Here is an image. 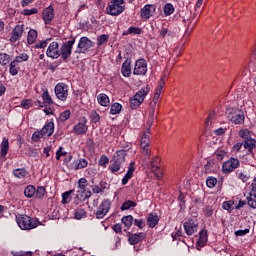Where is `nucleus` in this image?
<instances>
[{
  "mask_svg": "<svg viewBox=\"0 0 256 256\" xmlns=\"http://www.w3.org/2000/svg\"><path fill=\"white\" fill-rule=\"evenodd\" d=\"M54 93L60 101H67L69 97V86L63 82L56 84Z\"/></svg>",
  "mask_w": 256,
  "mask_h": 256,
  "instance_id": "423d86ee",
  "label": "nucleus"
},
{
  "mask_svg": "<svg viewBox=\"0 0 256 256\" xmlns=\"http://www.w3.org/2000/svg\"><path fill=\"white\" fill-rule=\"evenodd\" d=\"M145 239V233L141 232L138 234H132L129 238L128 241L130 245H137V243H140V241H143Z\"/></svg>",
  "mask_w": 256,
  "mask_h": 256,
  "instance_id": "4be33fe9",
  "label": "nucleus"
},
{
  "mask_svg": "<svg viewBox=\"0 0 256 256\" xmlns=\"http://www.w3.org/2000/svg\"><path fill=\"white\" fill-rule=\"evenodd\" d=\"M206 185L209 189H213V187H215V185H217V178L213 177V176H209L206 179Z\"/></svg>",
  "mask_w": 256,
  "mask_h": 256,
  "instance_id": "c03bdc74",
  "label": "nucleus"
},
{
  "mask_svg": "<svg viewBox=\"0 0 256 256\" xmlns=\"http://www.w3.org/2000/svg\"><path fill=\"white\" fill-rule=\"evenodd\" d=\"M90 118L93 123H99V120L101 119V117L99 116V113L97 112H92Z\"/></svg>",
  "mask_w": 256,
  "mask_h": 256,
  "instance_id": "052dcab7",
  "label": "nucleus"
},
{
  "mask_svg": "<svg viewBox=\"0 0 256 256\" xmlns=\"http://www.w3.org/2000/svg\"><path fill=\"white\" fill-rule=\"evenodd\" d=\"M133 207H137V203H135L131 200H126L122 203L120 209H121V211H127L129 209H133Z\"/></svg>",
  "mask_w": 256,
  "mask_h": 256,
  "instance_id": "473e14b6",
  "label": "nucleus"
},
{
  "mask_svg": "<svg viewBox=\"0 0 256 256\" xmlns=\"http://www.w3.org/2000/svg\"><path fill=\"white\" fill-rule=\"evenodd\" d=\"M35 49H45L47 47V40H42L35 44Z\"/></svg>",
  "mask_w": 256,
  "mask_h": 256,
  "instance_id": "e2e57ef3",
  "label": "nucleus"
},
{
  "mask_svg": "<svg viewBox=\"0 0 256 256\" xmlns=\"http://www.w3.org/2000/svg\"><path fill=\"white\" fill-rule=\"evenodd\" d=\"M69 117H71V110H65L60 114L59 119L61 122H65L67 119H69Z\"/></svg>",
  "mask_w": 256,
  "mask_h": 256,
  "instance_id": "3c124183",
  "label": "nucleus"
},
{
  "mask_svg": "<svg viewBox=\"0 0 256 256\" xmlns=\"http://www.w3.org/2000/svg\"><path fill=\"white\" fill-rule=\"evenodd\" d=\"M87 185V179L85 178H80L78 181V187L81 189V191H85V187Z\"/></svg>",
  "mask_w": 256,
  "mask_h": 256,
  "instance_id": "5fc2aeb1",
  "label": "nucleus"
},
{
  "mask_svg": "<svg viewBox=\"0 0 256 256\" xmlns=\"http://www.w3.org/2000/svg\"><path fill=\"white\" fill-rule=\"evenodd\" d=\"M27 41L29 45H33L37 41V30L31 29L28 32Z\"/></svg>",
  "mask_w": 256,
  "mask_h": 256,
  "instance_id": "2f4dec72",
  "label": "nucleus"
},
{
  "mask_svg": "<svg viewBox=\"0 0 256 256\" xmlns=\"http://www.w3.org/2000/svg\"><path fill=\"white\" fill-rule=\"evenodd\" d=\"M14 61L17 62L18 64L23 63V61H29V55L27 53H22L16 56Z\"/></svg>",
  "mask_w": 256,
  "mask_h": 256,
  "instance_id": "de8ad7c7",
  "label": "nucleus"
},
{
  "mask_svg": "<svg viewBox=\"0 0 256 256\" xmlns=\"http://www.w3.org/2000/svg\"><path fill=\"white\" fill-rule=\"evenodd\" d=\"M121 109H123V106L120 103L115 102L111 105L110 115H119Z\"/></svg>",
  "mask_w": 256,
  "mask_h": 256,
  "instance_id": "c9c22d12",
  "label": "nucleus"
},
{
  "mask_svg": "<svg viewBox=\"0 0 256 256\" xmlns=\"http://www.w3.org/2000/svg\"><path fill=\"white\" fill-rule=\"evenodd\" d=\"M45 193V187L43 186H39L37 189H35V195L37 199H43V197H45Z\"/></svg>",
  "mask_w": 256,
  "mask_h": 256,
  "instance_id": "49530a36",
  "label": "nucleus"
},
{
  "mask_svg": "<svg viewBox=\"0 0 256 256\" xmlns=\"http://www.w3.org/2000/svg\"><path fill=\"white\" fill-rule=\"evenodd\" d=\"M107 163H109V158L107 156L103 155L99 160V165H101V167H105V165H107Z\"/></svg>",
  "mask_w": 256,
  "mask_h": 256,
  "instance_id": "0e129e2a",
  "label": "nucleus"
},
{
  "mask_svg": "<svg viewBox=\"0 0 256 256\" xmlns=\"http://www.w3.org/2000/svg\"><path fill=\"white\" fill-rule=\"evenodd\" d=\"M150 131H151V127L147 129V132H145L141 138L140 147L142 149L149 147V137H150L149 133H151Z\"/></svg>",
  "mask_w": 256,
  "mask_h": 256,
  "instance_id": "bb28decb",
  "label": "nucleus"
},
{
  "mask_svg": "<svg viewBox=\"0 0 256 256\" xmlns=\"http://www.w3.org/2000/svg\"><path fill=\"white\" fill-rule=\"evenodd\" d=\"M155 15V5L147 4L140 10L142 19H151Z\"/></svg>",
  "mask_w": 256,
  "mask_h": 256,
  "instance_id": "2eb2a0df",
  "label": "nucleus"
},
{
  "mask_svg": "<svg viewBox=\"0 0 256 256\" xmlns=\"http://www.w3.org/2000/svg\"><path fill=\"white\" fill-rule=\"evenodd\" d=\"M32 103L31 100H22L21 101V107H23V109H30V107H32Z\"/></svg>",
  "mask_w": 256,
  "mask_h": 256,
  "instance_id": "13d9d810",
  "label": "nucleus"
},
{
  "mask_svg": "<svg viewBox=\"0 0 256 256\" xmlns=\"http://www.w3.org/2000/svg\"><path fill=\"white\" fill-rule=\"evenodd\" d=\"M125 0H111L108 6L106 7L107 15L112 17H119L123 11H125Z\"/></svg>",
  "mask_w": 256,
  "mask_h": 256,
  "instance_id": "f03ea898",
  "label": "nucleus"
},
{
  "mask_svg": "<svg viewBox=\"0 0 256 256\" xmlns=\"http://www.w3.org/2000/svg\"><path fill=\"white\" fill-rule=\"evenodd\" d=\"M134 225L138 228V229H143V227H145V222L143 221V219H134Z\"/></svg>",
  "mask_w": 256,
  "mask_h": 256,
  "instance_id": "6e6d98bb",
  "label": "nucleus"
},
{
  "mask_svg": "<svg viewBox=\"0 0 256 256\" xmlns=\"http://www.w3.org/2000/svg\"><path fill=\"white\" fill-rule=\"evenodd\" d=\"M9 61H11V56L9 54H0V64L8 65Z\"/></svg>",
  "mask_w": 256,
  "mask_h": 256,
  "instance_id": "8fccbe9b",
  "label": "nucleus"
},
{
  "mask_svg": "<svg viewBox=\"0 0 256 256\" xmlns=\"http://www.w3.org/2000/svg\"><path fill=\"white\" fill-rule=\"evenodd\" d=\"M147 73V61L145 59H138L135 63L134 75H145Z\"/></svg>",
  "mask_w": 256,
  "mask_h": 256,
  "instance_id": "ddd939ff",
  "label": "nucleus"
},
{
  "mask_svg": "<svg viewBox=\"0 0 256 256\" xmlns=\"http://www.w3.org/2000/svg\"><path fill=\"white\" fill-rule=\"evenodd\" d=\"M14 177L17 179H25L27 177V170L25 168H18L13 171Z\"/></svg>",
  "mask_w": 256,
  "mask_h": 256,
  "instance_id": "7c9ffc66",
  "label": "nucleus"
},
{
  "mask_svg": "<svg viewBox=\"0 0 256 256\" xmlns=\"http://www.w3.org/2000/svg\"><path fill=\"white\" fill-rule=\"evenodd\" d=\"M239 136L242 138V139H244V141L246 140V139H249L250 138V136H249V130H240L239 131Z\"/></svg>",
  "mask_w": 256,
  "mask_h": 256,
  "instance_id": "bf43d9fd",
  "label": "nucleus"
},
{
  "mask_svg": "<svg viewBox=\"0 0 256 256\" xmlns=\"http://www.w3.org/2000/svg\"><path fill=\"white\" fill-rule=\"evenodd\" d=\"M243 147L244 149H248V151L251 153L253 151V149H255L256 147V140L253 138H247L246 140H244L243 142Z\"/></svg>",
  "mask_w": 256,
  "mask_h": 256,
  "instance_id": "b1692460",
  "label": "nucleus"
},
{
  "mask_svg": "<svg viewBox=\"0 0 256 256\" xmlns=\"http://www.w3.org/2000/svg\"><path fill=\"white\" fill-rule=\"evenodd\" d=\"M39 13V10H37V8H31V9H24L22 11L23 15H35Z\"/></svg>",
  "mask_w": 256,
  "mask_h": 256,
  "instance_id": "603ef678",
  "label": "nucleus"
},
{
  "mask_svg": "<svg viewBox=\"0 0 256 256\" xmlns=\"http://www.w3.org/2000/svg\"><path fill=\"white\" fill-rule=\"evenodd\" d=\"M207 230H202L199 233L198 247H205L207 245Z\"/></svg>",
  "mask_w": 256,
  "mask_h": 256,
  "instance_id": "c756f323",
  "label": "nucleus"
},
{
  "mask_svg": "<svg viewBox=\"0 0 256 256\" xmlns=\"http://www.w3.org/2000/svg\"><path fill=\"white\" fill-rule=\"evenodd\" d=\"M141 33H143V29L139 28V27H135V26H131L128 28L127 31H124L122 33L123 36H127V35H141Z\"/></svg>",
  "mask_w": 256,
  "mask_h": 256,
  "instance_id": "c85d7f7f",
  "label": "nucleus"
},
{
  "mask_svg": "<svg viewBox=\"0 0 256 256\" xmlns=\"http://www.w3.org/2000/svg\"><path fill=\"white\" fill-rule=\"evenodd\" d=\"M87 165H89V162L86 159H78L74 160L70 164V169H72L73 171H79V169H85Z\"/></svg>",
  "mask_w": 256,
  "mask_h": 256,
  "instance_id": "f3484780",
  "label": "nucleus"
},
{
  "mask_svg": "<svg viewBox=\"0 0 256 256\" xmlns=\"http://www.w3.org/2000/svg\"><path fill=\"white\" fill-rule=\"evenodd\" d=\"M247 233H249V229H244V230H237L234 232V235L236 237H245V235H247Z\"/></svg>",
  "mask_w": 256,
  "mask_h": 256,
  "instance_id": "4d7b16f0",
  "label": "nucleus"
},
{
  "mask_svg": "<svg viewBox=\"0 0 256 256\" xmlns=\"http://www.w3.org/2000/svg\"><path fill=\"white\" fill-rule=\"evenodd\" d=\"M71 193H73V190L66 191L62 194V203L67 204L71 202Z\"/></svg>",
  "mask_w": 256,
  "mask_h": 256,
  "instance_id": "a18cd8bd",
  "label": "nucleus"
},
{
  "mask_svg": "<svg viewBox=\"0 0 256 256\" xmlns=\"http://www.w3.org/2000/svg\"><path fill=\"white\" fill-rule=\"evenodd\" d=\"M159 223V216L156 213H150L147 218V225L151 228Z\"/></svg>",
  "mask_w": 256,
  "mask_h": 256,
  "instance_id": "a878e982",
  "label": "nucleus"
},
{
  "mask_svg": "<svg viewBox=\"0 0 256 256\" xmlns=\"http://www.w3.org/2000/svg\"><path fill=\"white\" fill-rule=\"evenodd\" d=\"M75 45V38L68 40L60 47V57L63 61H67L69 57H71V53H73V46Z\"/></svg>",
  "mask_w": 256,
  "mask_h": 256,
  "instance_id": "39448f33",
  "label": "nucleus"
},
{
  "mask_svg": "<svg viewBox=\"0 0 256 256\" xmlns=\"http://www.w3.org/2000/svg\"><path fill=\"white\" fill-rule=\"evenodd\" d=\"M42 137H51L55 132V123L48 122L44 125V127L40 130Z\"/></svg>",
  "mask_w": 256,
  "mask_h": 256,
  "instance_id": "dca6fc26",
  "label": "nucleus"
},
{
  "mask_svg": "<svg viewBox=\"0 0 256 256\" xmlns=\"http://www.w3.org/2000/svg\"><path fill=\"white\" fill-rule=\"evenodd\" d=\"M124 162H120L118 160H112V164L109 166L111 173H117V171H125V166H123Z\"/></svg>",
  "mask_w": 256,
  "mask_h": 256,
  "instance_id": "412c9836",
  "label": "nucleus"
},
{
  "mask_svg": "<svg viewBox=\"0 0 256 256\" xmlns=\"http://www.w3.org/2000/svg\"><path fill=\"white\" fill-rule=\"evenodd\" d=\"M225 115L228 121L234 123V125H241L245 121V115L243 111L235 107H228L226 108Z\"/></svg>",
  "mask_w": 256,
  "mask_h": 256,
  "instance_id": "f257e3e1",
  "label": "nucleus"
},
{
  "mask_svg": "<svg viewBox=\"0 0 256 256\" xmlns=\"http://www.w3.org/2000/svg\"><path fill=\"white\" fill-rule=\"evenodd\" d=\"M121 73L123 77H131V59L127 58L121 67Z\"/></svg>",
  "mask_w": 256,
  "mask_h": 256,
  "instance_id": "aec40b11",
  "label": "nucleus"
},
{
  "mask_svg": "<svg viewBox=\"0 0 256 256\" xmlns=\"http://www.w3.org/2000/svg\"><path fill=\"white\" fill-rule=\"evenodd\" d=\"M149 91V86H146L136 92L133 98H130V108L137 109L138 107H140L141 104L145 101V97H147Z\"/></svg>",
  "mask_w": 256,
  "mask_h": 256,
  "instance_id": "7ed1b4c3",
  "label": "nucleus"
},
{
  "mask_svg": "<svg viewBox=\"0 0 256 256\" xmlns=\"http://www.w3.org/2000/svg\"><path fill=\"white\" fill-rule=\"evenodd\" d=\"M91 197V191H78V194L76 195V199H79L80 201H85V199H89Z\"/></svg>",
  "mask_w": 256,
  "mask_h": 256,
  "instance_id": "4c0bfd02",
  "label": "nucleus"
},
{
  "mask_svg": "<svg viewBox=\"0 0 256 256\" xmlns=\"http://www.w3.org/2000/svg\"><path fill=\"white\" fill-rule=\"evenodd\" d=\"M204 213H205L206 217H211L213 215V207L206 206L204 208Z\"/></svg>",
  "mask_w": 256,
  "mask_h": 256,
  "instance_id": "69168bd1",
  "label": "nucleus"
},
{
  "mask_svg": "<svg viewBox=\"0 0 256 256\" xmlns=\"http://www.w3.org/2000/svg\"><path fill=\"white\" fill-rule=\"evenodd\" d=\"M247 203L252 209H256V189H252L247 196Z\"/></svg>",
  "mask_w": 256,
  "mask_h": 256,
  "instance_id": "5701e85b",
  "label": "nucleus"
},
{
  "mask_svg": "<svg viewBox=\"0 0 256 256\" xmlns=\"http://www.w3.org/2000/svg\"><path fill=\"white\" fill-rule=\"evenodd\" d=\"M173 13H175V7H173V4H171V3L165 4V6H164V14L166 16H168V15H173Z\"/></svg>",
  "mask_w": 256,
  "mask_h": 256,
  "instance_id": "37998d69",
  "label": "nucleus"
},
{
  "mask_svg": "<svg viewBox=\"0 0 256 256\" xmlns=\"http://www.w3.org/2000/svg\"><path fill=\"white\" fill-rule=\"evenodd\" d=\"M43 19H44V22L46 23V25H49V23H51V21H53L54 17H55V13L53 12V8L51 7H48V8H45L43 10Z\"/></svg>",
  "mask_w": 256,
  "mask_h": 256,
  "instance_id": "6ab92c4d",
  "label": "nucleus"
},
{
  "mask_svg": "<svg viewBox=\"0 0 256 256\" xmlns=\"http://www.w3.org/2000/svg\"><path fill=\"white\" fill-rule=\"evenodd\" d=\"M41 137H43L41 135V130L40 131H36L32 135V141H39V139H41Z\"/></svg>",
  "mask_w": 256,
  "mask_h": 256,
  "instance_id": "338daca9",
  "label": "nucleus"
},
{
  "mask_svg": "<svg viewBox=\"0 0 256 256\" xmlns=\"http://www.w3.org/2000/svg\"><path fill=\"white\" fill-rule=\"evenodd\" d=\"M7 151H9V142H4L1 147V155L2 157H5L7 155Z\"/></svg>",
  "mask_w": 256,
  "mask_h": 256,
  "instance_id": "864d4df0",
  "label": "nucleus"
},
{
  "mask_svg": "<svg viewBox=\"0 0 256 256\" xmlns=\"http://www.w3.org/2000/svg\"><path fill=\"white\" fill-rule=\"evenodd\" d=\"M92 47H95V42L91 41L88 37H81L75 53H78L79 55L81 53H87Z\"/></svg>",
  "mask_w": 256,
  "mask_h": 256,
  "instance_id": "0eeeda50",
  "label": "nucleus"
},
{
  "mask_svg": "<svg viewBox=\"0 0 256 256\" xmlns=\"http://www.w3.org/2000/svg\"><path fill=\"white\" fill-rule=\"evenodd\" d=\"M109 41V35L107 34H101L98 38H97V45L98 47H101V45H105V43H107Z\"/></svg>",
  "mask_w": 256,
  "mask_h": 256,
  "instance_id": "79ce46f5",
  "label": "nucleus"
},
{
  "mask_svg": "<svg viewBox=\"0 0 256 256\" xmlns=\"http://www.w3.org/2000/svg\"><path fill=\"white\" fill-rule=\"evenodd\" d=\"M17 224L20 229L24 231H28L30 229H35L37 227V220L27 216V215H18L16 216Z\"/></svg>",
  "mask_w": 256,
  "mask_h": 256,
  "instance_id": "20e7f679",
  "label": "nucleus"
},
{
  "mask_svg": "<svg viewBox=\"0 0 256 256\" xmlns=\"http://www.w3.org/2000/svg\"><path fill=\"white\" fill-rule=\"evenodd\" d=\"M161 161V159H159L158 156H155L151 163H150V166H151V169H152V173H155V171H159L160 167L157 165L159 162Z\"/></svg>",
  "mask_w": 256,
  "mask_h": 256,
  "instance_id": "58836bf2",
  "label": "nucleus"
},
{
  "mask_svg": "<svg viewBox=\"0 0 256 256\" xmlns=\"http://www.w3.org/2000/svg\"><path fill=\"white\" fill-rule=\"evenodd\" d=\"M42 99L44 103H46L47 105H53V98H51V95L49 94L48 90L42 93Z\"/></svg>",
  "mask_w": 256,
  "mask_h": 256,
  "instance_id": "ea45409f",
  "label": "nucleus"
},
{
  "mask_svg": "<svg viewBox=\"0 0 256 256\" xmlns=\"http://www.w3.org/2000/svg\"><path fill=\"white\" fill-rule=\"evenodd\" d=\"M97 101L102 107H109V103H111V101L109 100V96H107V94L105 93L99 94L97 96Z\"/></svg>",
  "mask_w": 256,
  "mask_h": 256,
  "instance_id": "393cba45",
  "label": "nucleus"
},
{
  "mask_svg": "<svg viewBox=\"0 0 256 256\" xmlns=\"http://www.w3.org/2000/svg\"><path fill=\"white\" fill-rule=\"evenodd\" d=\"M133 217L131 215H128V216H124L122 218V223L125 227H127V229H129L131 227V225H133Z\"/></svg>",
  "mask_w": 256,
  "mask_h": 256,
  "instance_id": "a19ab883",
  "label": "nucleus"
},
{
  "mask_svg": "<svg viewBox=\"0 0 256 256\" xmlns=\"http://www.w3.org/2000/svg\"><path fill=\"white\" fill-rule=\"evenodd\" d=\"M111 209V201L109 199H105L99 205L95 215L98 219H103L107 213H109Z\"/></svg>",
  "mask_w": 256,
  "mask_h": 256,
  "instance_id": "6e6552de",
  "label": "nucleus"
},
{
  "mask_svg": "<svg viewBox=\"0 0 256 256\" xmlns=\"http://www.w3.org/2000/svg\"><path fill=\"white\" fill-rule=\"evenodd\" d=\"M88 129L89 127L87 126V119L85 117L79 118V122L73 128L76 135H85Z\"/></svg>",
  "mask_w": 256,
  "mask_h": 256,
  "instance_id": "9b49d317",
  "label": "nucleus"
},
{
  "mask_svg": "<svg viewBox=\"0 0 256 256\" xmlns=\"http://www.w3.org/2000/svg\"><path fill=\"white\" fill-rule=\"evenodd\" d=\"M133 173H135V162L129 164L128 171L122 179V185H127L129 183V179L133 177Z\"/></svg>",
  "mask_w": 256,
  "mask_h": 256,
  "instance_id": "a211bd4d",
  "label": "nucleus"
},
{
  "mask_svg": "<svg viewBox=\"0 0 256 256\" xmlns=\"http://www.w3.org/2000/svg\"><path fill=\"white\" fill-rule=\"evenodd\" d=\"M125 157H127V150H118L113 156L114 161H120L125 163Z\"/></svg>",
  "mask_w": 256,
  "mask_h": 256,
  "instance_id": "cd10ccee",
  "label": "nucleus"
},
{
  "mask_svg": "<svg viewBox=\"0 0 256 256\" xmlns=\"http://www.w3.org/2000/svg\"><path fill=\"white\" fill-rule=\"evenodd\" d=\"M14 256H33V252H15L13 253Z\"/></svg>",
  "mask_w": 256,
  "mask_h": 256,
  "instance_id": "774afa93",
  "label": "nucleus"
},
{
  "mask_svg": "<svg viewBox=\"0 0 256 256\" xmlns=\"http://www.w3.org/2000/svg\"><path fill=\"white\" fill-rule=\"evenodd\" d=\"M204 169L206 173H213L215 171V160H208L204 165Z\"/></svg>",
  "mask_w": 256,
  "mask_h": 256,
  "instance_id": "e433bc0d",
  "label": "nucleus"
},
{
  "mask_svg": "<svg viewBox=\"0 0 256 256\" xmlns=\"http://www.w3.org/2000/svg\"><path fill=\"white\" fill-rule=\"evenodd\" d=\"M183 227L187 235H193L194 233H197V230L199 229V224L197 223V220L189 219L183 224Z\"/></svg>",
  "mask_w": 256,
  "mask_h": 256,
  "instance_id": "f8f14e48",
  "label": "nucleus"
},
{
  "mask_svg": "<svg viewBox=\"0 0 256 256\" xmlns=\"http://www.w3.org/2000/svg\"><path fill=\"white\" fill-rule=\"evenodd\" d=\"M239 159L237 158H230L228 161H225L222 165V172L223 173H233L234 169H239Z\"/></svg>",
  "mask_w": 256,
  "mask_h": 256,
  "instance_id": "9d476101",
  "label": "nucleus"
},
{
  "mask_svg": "<svg viewBox=\"0 0 256 256\" xmlns=\"http://www.w3.org/2000/svg\"><path fill=\"white\" fill-rule=\"evenodd\" d=\"M159 34H160V37H167V35L171 36V30L167 29V28H162L160 31H159Z\"/></svg>",
  "mask_w": 256,
  "mask_h": 256,
  "instance_id": "680f3d73",
  "label": "nucleus"
},
{
  "mask_svg": "<svg viewBox=\"0 0 256 256\" xmlns=\"http://www.w3.org/2000/svg\"><path fill=\"white\" fill-rule=\"evenodd\" d=\"M24 195H25V197H27V199H31L32 197H34L35 196V186L28 185L24 189Z\"/></svg>",
  "mask_w": 256,
  "mask_h": 256,
  "instance_id": "f704fd0d",
  "label": "nucleus"
},
{
  "mask_svg": "<svg viewBox=\"0 0 256 256\" xmlns=\"http://www.w3.org/2000/svg\"><path fill=\"white\" fill-rule=\"evenodd\" d=\"M25 31V28L23 24H18L15 26V28L12 31V35L10 37L11 43H16V41H19L21 37H23V33Z\"/></svg>",
  "mask_w": 256,
  "mask_h": 256,
  "instance_id": "4468645a",
  "label": "nucleus"
},
{
  "mask_svg": "<svg viewBox=\"0 0 256 256\" xmlns=\"http://www.w3.org/2000/svg\"><path fill=\"white\" fill-rule=\"evenodd\" d=\"M17 65L19 64L15 62V60L10 63V68H9L10 75L15 76L17 75V73H19V70H17Z\"/></svg>",
  "mask_w": 256,
  "mask_h": 256,
  "instance_id": "09e8293b",
  "label": "nucleus"
},
{
  "mask_svg": "<svg viewBox=\"0 0 256 256\" xmlns=\"http://www.w3.org/2000/svg\"><path fill=\"white\" fill-rule=\"evenodd\" d=\"M60 51L61 49H59V42L54 41L49 44L46 50V55L51 59H59V57H61Z\"/></svg>",
  "mask_w": 256,
  "mask_h": 256,
  "instance_id": "1a4fd4ad",
  "label": "nucleus"
},
{
  "mask_svg": "<svg viewBox=\"0 0 256 256\" xmlns=\"http://www.w3.org/2000/svg\"><path fill=\"white\" fill-rule=\"evenodd\" d=\"M84 217H87V212L83 208H77L74 211V219H77L78 221L81 219H84Z\"/></svg>",
  "mask_w": 256,
  "mask_h": 256,
  "instance_id": "72a5a7b5",
  "label": "nucleus"
}]
</instances>
